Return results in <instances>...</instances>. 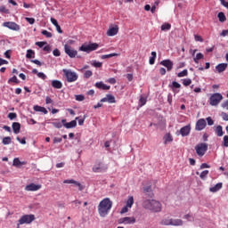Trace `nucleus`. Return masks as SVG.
Masks as SVG:
<instances>
[{
	"mask_svg": "<svg viewBox=\"0 0 228 228\" xmlns=\"http://www.w3.org/2000/svg\"><path fill=\"white\" fill-rule=\"evenodd\" d=\"M142 208H144V209H149V211H152V213H161L163 207L161 202L156 200H145L142 202Z\"/></svg>",
	"mask_w": 228,
	"mask_h": 228,
	"instance_id": "nucleus-1",
	"label": "nucleus"
},
{
	"mask_svg": "<svg viewBox=\"0 0 228 228\" xmlns=\"http://www.w3.org/2000/svg\"><path fill=\"white\" fill-rule=\"evenodd\" d=\"M113 207V202L110 200V198L103 199L98 206V213L100 216L104 217L110 213V210Z\"/></svg>",
	"mask_w": 228,
	"mask_h": 228,
	"instance_id": "nucleus-2",
	"label": "nucleus"
},
{
	"mask_svg": "<svg viewBox=\"0 0 228 228\" xmlns=\"http://www.w3.org/2000/svg\"><path fill=\"white\" fill-rule=\"evenodd\" d=\"M93 172L95 174H101L102 172H106L108 170V165L102 163V161L97 160L92 168Z\"/></svg>",
	"mask_w": 228,
	"mask_h": 228,
	"instance_id": "nucleus-3",
	"label": "nucleus"
},
{
	"mask_svg": "<svg viewBox=\"0 0 228 228\" xmlns=\"http://www.w3.org/2000/svg\"><path fill=\"white\" fill-rule=\"evenodd\" d=\"M64 76L68 83H74V81H77V74L70 69H62Z\"/></svg>",
	"mask_w": 228,
	"mask_h": 228,
	"instance_id": "nucleus-4",
	"label": "nucleus"
},
{
	"mask_svg": "<svg viewBox=\"0 0 228 228\" xmlns=\"http://www.w3.org/2000/svg\"><path fill=\"white\" fill-rule=\"evenodd\" d=\"M224 99V96L220 93L213 94L209 98V104L210 106H218L220 102Z\"/></svg>",
	"mask_w": 228,
	"mask_h": 228,
	"instance_id": "nucleus-5",
	"label": "nucleus"
},
{
	"mask_svg": "<svg viewBox=\"0 0 228 228\" xmlns=\"http://www.w3.org/2000/svg\"><path fill=\"white\" fill-rule=\"evenodd\" d=\"M99 48V44L97 43H90L89 45H82L79 48V51H83L84 53H92V51H97Z\"/></svg>",
	"mask_w": 228,
	"mask_h": 228,
	"instance_id": "nucleus-6",
	"label": "nucleus"
},
{
	"mask_svg": "<svg viewBox=\"0 0 228 228\" xmlns=\"http://www.w3.org/2000/svg\"><path fill=\"white\" fill-rule=\"evenodd\" d=\"M196 154L202 158L208 152V143L200 142L195 146Z\"/></svg>",
	"mask_w": 228,
	"mask_h": 228,
	"instance_id": "nucleus-7",
	"label": "nucleus"
},
{
	"mask_svg": "<svg viewBox=\"0 0 228 228\" xmlns=\"http://www.w3.org/2000/svg\"><path fill=\"white\" fill-rule=\"evenodd\" d=\"M35 220V215H24L19 219V225H24V224H31Z\"/></svg>",
	"mask_w": 228,
	"mask_h": 228,
	"instance_id": "nucleus-8",
	"label": "nucleus"
},
{
	"mask_svg": "<svg viewBox=\"0 0 228 228\" xmlns=\"http://www.w3.org/2000/svg\"><path fill=\"white\" fill-rule=\"evenodd\" d=\"M64 51L66 54L69 56V58H74L75 56H77V51L72 49V47H70V45H65Z\"/></svg>",
	"mask_w": 228,
	"mask_h": 228,
	"instance_id": "nucleus-9",
	"label": "nucleus"
},
{
	"mask_svg": "<svg viewBox=\"0 0 228 228\" xmlns=\"http://www.w3.org/2000/svg\"><path fill=\"white\" fill-rule=\"evenodd\" d=\"M4 28H8L9 29H12V31H19L20 27L13 22V21H7L4 23Z\"/></svg>",
	"mask_w": 228,
	"mask_h": 228,
	"instance_id": "nucleus-10",
	"label": "nucleus"
},
{
	"mask_svg": "<svg viewBox=\"0 0 228 228\" xmlns=\"http://www.w3.org/2000/svg\"><path fill=\"white\" fill-rule=\"evenodd\" d=\"M206 126H208V123L206 122V119L200 118L196 123V131H202V129L206 128Z\"/></svg>",
	"mask_w": 228,
	"mask_h": 228,
	"instance_id": "nucleus-11",
	"label": "nucleus"
},
{
	"mask_svg": "<svg viewBox=\"0 0 228 228\" xmlns=\"http://www.w3.org/2000/svg\"><path fill=\"white\" fill-rule=\"evenodd\" d=\"M41 188L42 185L40 184L30 183L26 185L25 190L26 191H38Z\"/></svg>",
	"mask_w": 228,
	"mask_h": 228,
	"instance_id": "nucleus-12",
	"label": "nucleus"
},
{
	"mask_svg": "<svg viewBox=\"0 0 228 228\" xmlns=\"http://www.w3.org/2000/svg\"><path fill=\"white\" fill-rule=\"evenodd\" d=\"M64 184H74L75 186L78 187L79 191H83V185L81 183L74 179H69V180H64L63 181Z\"/></svg>",
	"mask_w": 228,
	"mask_h": 228,
	"instance_id": "nucleus-13",
	"label": "nucleus"
},
{
	"mask_svg": "<svg viewBox=\"0 0 228 228\" xmlns=\"http://www.w3.org/2000/svg\"><path fill=\"white\" fill-rule=\"evenodd\" d=\"M101 102H109L110 104H115V102H117V100L112 94H106V97L102 98L101 100Z\"/></svg>",
	"mask_w": 228,
	"mask_h": 228,
	"instance_id": "nucleus-14",
	"label": "nucleus"
},
{
	"mask_svg": "<svg viewBox=\"0 0 228 228\" xmlns=\"http://www.w3.org/2000/svg\"><path fill=\"white\" fill-rule=\"evenodd\" d=\"M136 222V219L134 217H122L118 219V224H134Z\"/></svg>",
	"mask_w": 228,
	"mask_h": 228,
	"instance_id": "nucleus-15",
	"label": "nucleus"
},
{
	"mask_svg": "<svg viewBox=\"0 0 228 228\" xmlns=\"http://www.w3.org/2000/svg\"><path fill=\"white\" fill-rule=\"evenodd\" d=\"M160 65H163V67H166L167 69V71L170 72L172 69H174V62L170 60H164L160 62Z\"/></svg>",
	"mask_w": 228,
	"mask_h": 228,
	"instance_id": "nucleus-16",
	"label": "nucleus"
},
{
	"mask_svg": "<svg viewBox=\"0 0 228 228\" xmlns=\"http://www.w3.org/2000/svg\"><path fill=\"white\" fill-rule=\"evenodd\" d=\"M118 33V26L110 27L107 31V37H115Z\"/></svg>",
	"mask_w": 228,
	"mask_h": 228,
	"instance_id": "nucleus-17",
	"label": "nucleus"
},
{
	"mask_svg": "<svg viewBox=\"0 0 228 228\" xmlns=\"http://www.w3.org/2000/svg\"><path fill=\"white\" fill-rule=\"evenodd\" d=\"M76 120H79V118H76L75 120L65 123L64 127H66V129H72V127H76L77 126V121Z\"/></svg>",
	"mask_w": 228,
	"mask_h": 228,
	"instance_id": "nucleus-18",
	"label": "nucleus"
},
{
	"mask_svg": "<svg viewBox=\"0 0 228 228\" xmlns=\"http://www.w3.org/2000/svg\"><path fill=\"white\" fill-rule=\"evenodd\" d=\"M190 131H191L190 126H185L180 129V134L182 136H188V134H190Z\"/></svg>",
	"mask_w": 228,
	"mask_h": 228,
	"instance_id": "nucleus-19",
	"label": "nucleus"
},
{
	"mask_svg": "<svg viewBox=\"0 0 228 228\" xmlns=\"http://www.w3.org/2000/svg\"><path fill=\"white\" fill-rule=\"evenodd\" d=\"M95 87L98 88L99 90H110V88H111V86H107L102 82L95 83Z\"/></svg>",
	"mask_w": 228,
	"mask_h": 228,
	"instance_id": "nucleus-20",
	"label": "nucleus"
},
{
	"mask_svg": "<svg viewBox=\"0 0 228 228\" xmlns=\"http://www.w3.org/2000/svg\"><path fill=\"white\" fill-rule=\"evenodd\" d=\"M226 69L227 63H220L217 66H216V70H217L219 74H221V72H225Z\"/></svg>",
	"mask_w": 228,
	"mask_h": 228,
	"instance_id": "nucleus-21",
	"label": "nucleus"
},
{
	"mask_svg": "<svg viewBox=\"0 0 228 228\" xmlns=\"http://www.w3.org/2000/svg\"><path fill=\"white\" fill-rule=\"evenodd\" d=\"M12 131L14 134H19V133H20V123L19 122L12 123Z\"/></svg>",
	"mask_w": 228,
	"mask_h": 228,
	"instance_id": "nucleus-22",
	"label": "nucleus"
},
{
	"mask_svg": "<svg viewBox=\"0 0 228 228\" xmlns=\"http://www.w3.org/2000/svg\"><path fill=\"white\" fill-rule=\"evenodd\" d=\"M222 186H224V184L222 183H218L214 187H211L209 189V191H211L212 193H216V191H219V190H222Z\"/></svg>",
	"mask_w": 228,
	"mask_h": 228,
	"instance_id": "nucleus-23",
	"label": "nucleus"
},
{
	"mask_svg": "<svg viewBox=\"0 0 228 228\" xmlns=\"http://www.w3.org/2000/svg\"><path fill=\"white\" fill-rule=\"evenodd\" d=\"M52 86L53 88H57V90H60L61 88L63 87V84L60 80H53Z\"/></svg>",
	"mask_w": 228,
	"mask_h": 228,
	"instance_id": "nucleus-24",
	"label": "nucleus"
},
{
	"mask_svg": "<svg viewBox=\"0 0 228 228\" xmlns=\"http://www.w3.org/2000/svg\"><path fill=\"white\" fill-rule=\"evenodd\" d=\"M183 222L181 219H172L171 218V225H174L175 227H179L183 225Z\"/></svg>",
	"mask_w": 228,
	"mask_h": 228,
	"instance_id": "nucleus-25",
	"label": "nucleus"
},
{
	"mask_svg": "<svg viewBox=\"0 0 228 228\" xmlns=\"http://www.w3.org/2000/svg\"><path fill=\"white\" fill-rule=\"evenodd\" d=\"M215 133L217 136H224V128L222 126H217L215 129Z\"/></svg>",
	"mask_w": 228,
	"mask_h": 228,
	"instance_id": "nucleus-26",
	"label": "nucleus"
},
{
	"mask_svg": "<svg viewBox=\"0 0 228 228\" xmlns=\"http://www.w3.org/2000/svg\"><path fill=\"white\" fill-rule=\"evenodd\" d=\"M35 111H40L41 113H45V115H47V109L45 107H40L38 105L34 106Z\"/></svg>",
	"mask_w": 228,
	"mask_h": 228,
	"instance_id": "nucleus-27",
	"label": "nucleus"
},
{
	"mask_svg": "<svg viewBox=\"0 0 228 228\" xmlns=\"http://www.w3.org/2000/svg\"><path fill=\"white\" fill-rule=\"evenodd\" d=\"M156 56H158V53H156V52H151V57H150L149 61L150 65H154L156 62Z\"/></svg>",
	"mask_w": 228,
	"mask_h": 228,
	"instance_id": "nucleus-28",
	"label": "nucleus"
},
{
	"mask_svg": "<svg viewBox=\"0 0 228 228\" xmlns=\"http://www.w3.org/2000/svg\"><path fill=\"white\" fill-rule=\"evenodd\" d=\"M218 20L220 22H225L227 20V17H225V13L223 12H219L217 14Z\"/></svg>",
	"mask_w": 228,
	"mask_h": 228,
	"instance_id": "nucleus-29",
	"label": "nucleus"
},
{
	"mask_svg": "<svg viewBox=\"0 0 228 228\" xmlns=\"http://www.w3.org/2000/svg\"><path fill=\"white\" fill-rule=\"evenodd\" d=\"M172 25L170 23H164L161 25V31H170Z\"/></svg>",
	"mask_w": 228,
	"mask_h": 228,
	"instance_id": "nucleus-30",
	"label": "nucleus"
},
{
	"mask_svg": "<svg viewBox=\"0 0 228 228\" xmlns=\"http://www.w3.org/2000/svg\"><path fill=\"white\" fill-rule=\"evenodd\" d=\"M133 204H134V198L133 196H130L126 200V207L133 208Z\"/></svg>",
	"mask_w": 228,
	"mask_h": 228,
	"instance_id": "nucleus-31",
	"label": "nucleus"
},
{
	"mask_svg": "<svg viewBox=\"0 0 228 228\" xmlns=\"http://www.w3.org/2000/svg\"><path fill=\"white\" fill-rule=\"evenodd\" d=\"M2 143L4 145H10V143H12V137H10V136L4 137Z\"/></svg>",
	"mask_w": 228,
	"mask_h": 228,
	"instance_id": "nucleus-32",
	"label": "nucleus"
},
{
	"mask_svg": "<svg viewBox=\"0 0 228 228\" xmlns=\"http://www.w3.org/2000/svg\"><path fill=\"white\" fill-rule=\"evenodd\" d=\"M26 58H28V59L35 58V51L28 50L27 54H26Z\"/></svg>",
	"mask_w": 228,
	"mask_h": 228,
	"instance_id": "nucleus-33",
	"label": "nucleus"
},
{
	"mask_svg": "<svg viewBox=\"0 0 228 228\" xmlns=\"http://www.w3.org/2000/svg\"><path fill=\"white\" fill-rule=\"evenodd\" d=\"M113 56H118V53H110V54L102 55L101 58H102V60H108V58H113Z\"/></svg>",
	"mask_w": 228,
	"mask_h": 228,
	"instance_id": "nucleus-34",
	"label": "nucleus"
},
{
	"mask_svg": "<svg viewBox=\"0 0 228 228\" xmlns=\"http://www.w3.org/2000/svg\"><path fill=\"white\" fill-rule=\"evenodd\" d=\"M208 174H209V170H204L201 172L200 175V179L204 181L208 177Z\"/></svg>",
	"mask_w": 228,
	"mask_h": 228,
	"instance_id": "nucleus-35",
	"label": "nucleus"
},
{
	"mask_svg": "<svg viewBox=\"0 0 228 228\" xmlns=\"http://www.w3.org/2000/svg\"><path fill=\"white\" fill-rule=\"evenodd\" d=\"M204 58V54L201 53H197L196 57L194 58L195 63H199V60H202Z\"/></svg>",
	"mask_w": 228,
	"mask_h": 228,
	"instance_id": "nucleus-36",
	"label": "nucleus"
},
{
	"mask_svg": "<svg viewBox=\"0 0 228 228\" xmlns=\"http://www.w3.org/2000/svg\"><path fill=\"white\" fill-rule=\"evenodd\" d=\"M92 76H94V73L92 72V70H86L84 73V77H86V79L92 77Z\"/></svg>",
	"mask_w": 228,
	"mask_h": 228,
	"instance_id": "nucleus-37",
	"label": "nucleus"
},
{
	"mask_svg": "<svg viewBox=\"0 0 228 228\" xmlns=\"http://www.w3.org/2000/svg\"><path fill=\"white\" fill-rule=\"evenodd\" d=\"M91 65L93 67H95L96 69H101V67H102V62H99V61H94Z\"/></svg>",
	"mask_w": 228,
	"mask_h": 228,
	"instance_id": "nucleus-38",
	"label": "nucleus"
},
{
	"mask_svg": "<svg viewBox=\"0 0 228 228\" xmlns=\"http://www.w3.org/2000/svg\"><path fill=\"white\" fill-rule=\"evenodd\" d=\"M8 83H15L16 85H19V79L16 76H13L12 77L9 78Z\"/></svg>",
	"mask_w": 228,
	"mask_h": 228,
	"instance_id": "nucleus-39",
	"label": "nucleus"
},
{
	"mask_svg": "<svg viewBox=\"0 0 228 228\" xmlns=\"http://www.w3.org/2000/svg\"><path fill=\"white\" fill-rule=\"evenodd\" d=\"M186 76H188V69H183V71L177 74L178 77H184Z\"/></svg>",
	"mask_w": 228,
	"mask_h": 228,
	"instance_id": "nucleus-40",
	"label": "nucleus"
},
{
	"mask_svg": "<svg viewBox=\"0 0 228 228\" xmlns=\"http://www.w3.org/2000/svg\"><path fill=\"white\" fill-rule=\"evenodd\" d=\"M190 85H191V79L190 78H184L183 80V86H190Z\"/></svg>",
	"mask_w": 228,
	"mask_h": 228,
	"instance_id": "nucleus-41",
	"label": "nucleus"
},
{
	"mask_svg": "<svg viewBox=\"0 0 228 228\" xmlns=\"http://www.w3.org/2000/svg\"><path fill=\"white\" fill-rule=\"evenodd\" d=\"M41 33L46 37V38H53V34L47 30H43Z\"/></svg>",
	"mask_w": 228,
	"mask_h": 228,
	"instance_id": "nucleus-42",
	"label": "nucleus"
},
{
	"mask_svg": "<svg viewBox=\"0 0 228 228\" xmlns=\"http://www.w3.org/2000/svg\"><path fill=\"white\" fill-rule=\"evenodd\" d=\"M52 125L56 129H61V127H63V125L61 124V122H53Z\"/></svg>",
	"mask_w": 228,
	"mask_h": 228,
	"instance_id": "nucleus-43",
	"label": "nucleus"
},
{
	"mask_svg": "<svg viewBox=\"0 0 228 228\" xmlns=\"http://www.w3.org/2000/svg\"><path fill=\"white\" fill-rule=\"evenodd\" d=\"M170 142H174V138H172V135L170 134H167L166 135L165 143H168Z\"/></svg>",
	"mask_w": 228,
	"mask_h": 228,
	"instance_id": "nucleus-44",
	"label": "nucleus"
},
{
	"mask_svg": "<svg viewBox=\"0 0 228 228\" xmlns=\"http://www.w3.org/2000/svg\"><path fill=\"white\" fill-rule=\"evenodd\" d=\"M12 165L13 167H20V165H22V162H20V159H19V158H16L13 159Z\"/></svg>",
	"mask_w": 228,
	"mask_h": 228,
	"instance_id": "nucleus-45",
	"label": "nucleus"
},
{
	"mask_svg": "<svg viewBox=\"0 0 228 228\" xmlns=\"http://www.w3.org/2000/svg\"><path fill=\"white\" fill-rule=\"evenodd\" d=\"M162 225H172L171 218L162 220Z\"/></svg>",
	"mask_w": 228,
	"mask_h": 228,
	"instance_id": "nucleus-46",
	"label": "nucleus"
},
{
	"mask_svg": "<svg viewBox=\"0 0 228 228\" xmlns=\"http://www.w3.org/2000/svg\"><path fill=\"white\" fill-rule=\"evenodd\" d=\"M139 102H140V106H145V104H147V99L142 96L139 100Z\"/></svg>",
	"mask_w": 228,
	"mask_h": 228,
	"instance_id": "nucleus-47",
	"label": "nucleus"
},
{
	"mask_svg": "<svg viewBox=\"0 0 228 228\" xmlns=\"http://www.w3.org/2000/svg\"><path fill=\"white\" fill-rule=\"evenodd\" d=\"M223 147H228V135H224L223 138Z\"/></svg>",
	"mask_w": 228,
	"mask_h": 228,
	"instance_id": "nucleus-48",
	"label": "nucleus"
},
{
	"mask_svg": "<svg viewBox=\"0 0 228 228\" xmlns=\"http://www.w3.org/2000/svg\"><path fill=\"white\" fill-rule=\"evenodd\" d=\"M152 191V187L151 185L143 188V193H151Z\"/></svg>",
	"mask_w": 228,
	"mask_h": 228,
	"instance_id": "nucleus-49",
	"label": "nucleus"
},
{
	"mask_svg": "<svg viewBox=\"0 0 228 228\" xmlns=\"http://www.w3.org/2000/svg\"><path fill=\"white\" fill-rule=\"evenodd\" d=\"M16 117H17V113L15 112H11L8 114V118H10V120H14Z\"/></svg>",
	"mask_w": 228,
	"mask_h": 228,
	"instance_id": "nucleus-50",
	"label": "nucleus"
},
{
	"mask_svg": "<svg viewBox=\"0 0 228 228\" xmlns=\"http://www.w3.org/2000/svg\"><path fill=\"white\" fill-rule=\"evenodd\" d=\"M53 56H61V53L60 52V50L58 48H56L53 51Z\"/></svg>",
	"mask_w": 228,
	"mask_h": 228,
	"instance_id": "nucleus-51",
	"label": "nucleus"
},
{
	"mask_svg": "<svg viewBox=\"0 0 228 228\" xmlns=\"http://www.w3.org/2000/svg\"><path fill=\"white\" fill-rule=\"evenodd\" d=\"M221 117L223 120H225L226 122H228V114L226 112H222Z\"/></svg>",
	"mask_w": 228,
	"mask_h": 228,
	"instance_id": "nucleus-52",
	"label": "nucleus"
},
{
	"mask_svg": "<svg viewBox=\"0 0 228 228\" xmlns=\"http://www.w3.org/2000/svg\"><path fill=\"white\" fill-rule=\"evenodd\" d=\"M207 122L208 126H213L215 124V121L213 120V118H211V117L207 118Z\"/></svg>",
	"mask_w": 228,
	"mask_h": 228,
	"instance_id": "nucleus-53",
	"label": "nucleus"
},
{
	"mask_svg": "<svg viewBox=\"0 0 228 228\" xmlns=\"http://www.w3.org/2000/svg\"><path fill=\"white\" fill-rule=\"evenodd\" d=\"M194 38H195L196 42H204V39H202V37H200L199 35H195Z\"/></svg>",
	"mask_w": 228,
	"mask_h": 228,
	"instance_id": "nucleus-54",
	"label": "nucleus"
},
{
	"mask_svg": "<svg viewBox=\"0 0 228 228\" xmlns=\"http://www.w3.org/2000/svg\"><path fill=\"white\" fill-rule=\"evenodd\" d=\"M25 20H27L28 24H35V18H25Z\"/></svg>",
	"mask_w": 228,
	"mask_h": 228,
	"instance_id": "nucleus-55",
	"label": "nucleus"
},
{
	"mask_svg": "<svg viewBox=\"0 0 228 228\" xmlns=\"http://www.w3.org/2000/svg\"><path fill=\"white\" fill-rule=\"evenodd\" d=\"M129 211V207H126V205L121 209L120 213L121 215H124L125 213H127Z\"/></svg>",
	"mask_w": 228,
	"mask_h": 228,
	"instance_id": "nucleus-56",
	"label": "nucleus"
},
{
	"mask_svg": "<svg viewBox=\"0 0 228 228\" xmlns=\"http://www.w3.org/2000/svg\"><path fill=\"white\" fill-rule=\"evenodd\" d=\"M47 42H44V41H41V42H37L36 43V45H38L40 48L44 47V45H46Z\"/></svg>",
	"mask_w": 228,
	"mask_h": 228,
	"instance_id": "nucleus-57",
	"label": "nucleus"
},
{
	"mask_svg": "<svg viewBox=\"0 0 228 228\" xmlns=\"http://www.w3.org/2000/svg\"><path fill=\"white\" fill-rule=\"evenodd\" d=\"M172 85H173V88H181V84H179L176 81H173Z\"/></svg>",
	"mask_w": 228,
	"mask_h": 228,
	"instance_id": "nucleus-58",
	"label": "nucleus"
},
{
	"mask_svg": "<svg viewBox=\"0 0 228 228\" xmlns=\"http://www.w3.org/2000/svg\"><path fill=\"white\" fill-rule=\"evenodd\" d=\"M37 77H40V79H45L47 76H45V74H44L43 72H39L37 73Z\"/></svg>",
	"mask_w": 228,
	"mask_h": 228,
	"instance_id": "nucleus-59",
	"label": "nucleus"
},
{
	"mask_svg": "<svg viewBox=\"0 0 228 228\" xmlns=\"http://www.w3.org/2000/svg\"><path fill=\"white\" fill-rule=\"evenodd\" d=\"M76 101H85V96L82 94H78L76 96Z\"/></svg>",
	"mask_w": 228,
	"mask_h": 228,
	"instance_id": "nucleus-60",
	"label": "nucleus"
},
{
	"mask_svg": "<svg viewBox=\"0 0 228 228\" xmlns=\"http://www.w3.org/2000/svg\"><path fill=\"white\" fill-rule=\"evenodd\" d=\"M211 167L209 165H208L207 163H203L200 165V169H204V168H210Z\"/></svg>",
	"mask_w": 228,
	"mask_h": 228,
	"instance_id": "nucleus-61",
	"label": "nucleus"
},
{
	"mask_svg": "<svg viewBox=\"0 0 228 228\" xmlns=\"http://www.w3.org/2000/svg\"><path fill=\"white\" fill-rule=\"evenodd\" d=\"M228 36V29H224L221 32L220 37H227Z\"/></svg>",
	"mask_w": 228,
	"mask_h": 228,
	"instance_id": "nucleus-62",
	"label": "nucleus"
},
{
	"mask_svg": "<svg viewBox=\"0 0 228 228\" xmlns=\"http://www.w3.org/2000/svg\"><path fill=\"white\" fill-rule=\"evenodd\" d=\"M45 102H46V104H53V99H51V97L47 96L45 98Z\"/></svg>",
	"mask_w": 228,
	"mask_h": 228,
	"instance_id": "nucleus-63",
	"label": "nucleus"
},
{
	"mask_svg": "<svg viewBox=\"0 0 228 228\" xmlns=\"http://www.w3.org/2000/svg\"><path fill=\"white\" fill-rule=\"evenodd\" d=\"M222 108H225L228 110V100L222 103Z\"/></svg>",
	"mask_w": 228,
	"mask_h": 228,
	"instance_id": "nucleus-64",
	"label": "nucleus"
}]
</instances>
